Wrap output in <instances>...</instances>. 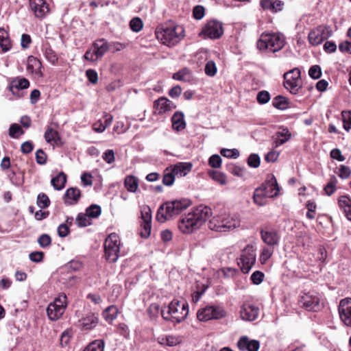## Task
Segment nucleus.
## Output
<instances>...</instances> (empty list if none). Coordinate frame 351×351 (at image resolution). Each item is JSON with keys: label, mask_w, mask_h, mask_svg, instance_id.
I'll use <instances>...</instances> for the list:
<instances>
[{"label": "nucleus", "mask_w": 351, "mask_h": 351, "mask_svg": "<svg viewBox=\"0 0 351 351\" xmlns=\"http://www.w3.org/2000/svg\"><path fill=\"white\" fill-rule=\"evenodd\" d=\"M210 215L211 209L200 205L180 218L178 228L184 234L192 233L199 229Z\"/></svg>", "instance_id": "nucleus-1"}, {"label": "nucleus", "mask_w": 351, "mask_h": 351, "mask_svg": "<svg viewBox=\"0 0 351 351\" xmlns=\"http://www.w3.org/2000/svg\"><path fill=\"white\" fill-rule=\"evenodd\" d=\"M240 225V219L236 215L223 213L213 217L208 223V228L213 231L225 232L230 231Z\"/></svg>", "instance_id": "nucleus-2"}, {"label": "nucleus", "mask_w": 351, "mask_h": 351, "mask_svg": "<svg viewBox=\"0 0 351 351\" xmlns=\"http://www.w3.org/2000/svg\"><path fill=\"white\" fill-rule=\"evenodd\" d=\"M285 44V39L282 34L264 32L257 41V48L259 51H268L274 53L280 50Z\"/></svg>", "instance_id": "nucleus-3"}, {"label": "nucleus", "mask_w": 351, "mask_h": 351, "mask_svg": "<svg viewBox=\"0 0 351 351\" xmlns=\"http://www.w3.org/2000/svg\"><path fill=\"white\" fill-rule=\"evenodd\" d=\"M105 256L110 262H115L119 258L120 239L116 233L110 234L104 243Z\"/></svg>", "instance_id": "nucleus-4"}, {"label": "nucleus", "mask_w": 351, "mask_h": 351, "mask_svg": "<svg viewBox=\"0 0 351 351\" xmlns=\"http://www.w3.org/2000/svg\"><path fill=\"white\" fill-rule=\"evenodd\" d=\"M66 306V295L64 293L60 294L47 308L49 318L53 321L58 319L64 313Z\"/></svg>", "instance_id": "nucleus-5"}, {"label": "nucleus", "mask_w": 351, "mask_h": 351, "mask_svg": "<svg viewBox=\"0 0 351 351\" xmlns=\"http://www.w3.org/2000/svg\"><path fill=\"white\" fill-rule=\"evenodd\" d=\"M226 316V312L223 307L207 306L200 308L197 313V318L200 322H207L211 319H219Z\"/></svg>", "instance_id": "nucleus-6"}, {"label": "nucleus", "mask_w": 351, "mask_h": 351, "mask_svg": "<svg viewBox=\"0 0 351 351\" xmlns=\"http://www.w3.org/2000/svg\"><path fill=\"white\" fill-rule=\"evenodd\" d=\"M252 245H247L242 251L238 265L244 274H248L256 262V252Z\"/></svg>", "instance_id": "nucleus-7"}, {"label": "nucleus", "mask_w": 351, "mask_h": 351, "mask_svg": "<svg viewBox=\"0 0 351 351\" xmlns=\"http://www.w3.org/2000/svg\"><path fill=\"white\" fill-rule=\"evenodd\" d=\"M300 306L309 311H317L320 308V298L315 291L303 292L299 298Z\"/></svg>", "instance_id": "nucleus-8"}, {"label": "nucleus", "mask_w": 351, "mask_h": 351, "mask_svg": "<svg viewBox=\"0 0 351 351\" xmlns=\"http://www.w3.org/2000/svg\"><path fill=\"white\" fill-rule=\"evenodd\" d=\"M283 77L285 88L292 94H297L302 88L300 69H293L285 73Z\"/></svg>", "instance_id": "nucleus-9"}, {"label": "nucleus", "mask_w": 351, "mask_h": 351, "mask_svg": "<svg viewBox=\"0 0 351 351\" xmlns=\"http://www.w3.org/2000/svg\"><path fill=\"white\" fill-rule=\"evenodd\" d=\"M140 225V236L143 238H148L152 229V210L148 206L141 207Z\"/></svg>", "instance_id": "nucleus-10"}, {"label": "nucleus", "mask_w": 351, "mask_h": 351, "mask_svg": "<svg viewBox=\"0 0 351 351\" xmlns=\"http://www.w3.org/2000/svg\"><path fill=\"white\" fill-rule=\"evenodd\" d=\"M156 36L164 45L173 47L176 45V26L158 27L156 30Z\"/></svg>", "instance_id": "nucleus-11"}, {"label": "nucleus", "mask_w": 351, "mask_h": 351, "mask_svg": "<svg viewBox=\"0 0 351 351\" xmlns=\"http://www.w3.org/2000/svg\"><path fill=\"white\" fill-rule=\"evenodd\" d=\"M176 215V200L162 204L158 209L156 220L160 223L173 219Z\"/></svg>", "instance_id": "nucleus-12"}, {"label": "nucleus", "mask_w": 351, "mask_h": 351, "mask_svg": "<svg viewBox=\"0 0 351 351\" xmlns=\"http://www.w3.org/2000/svg\"><path fill=\"white\" fill-rule=\"evenodd\" d=\"M223 27L221 23L213 20L208 21L200 33L204 38L212 39L219 38L223 34Z\"/></svg>", "instance_id": "nucleus-13"}, {"label": "nucleus", "mask_w": 351, "mask_h": 351, "mask_svg": "<svg viewBox=\"0 0 351 351\" xmlns=\"http://www.w3.org/2000/svg\"><path fill=\"white\" fill-rule=\"evenodd\" d=\"M341 321L346 326L351 328V298L341 299L338 306Z\"/></svg>", "instance_id": "nucleus-14"}, {"label": "nucleus", "mask_w": 351, "mask_h": 351, "mask_svg": "<svg viewBox=\"0 0 351 351\" xmlns=\"http://www.w3.org/2000/svg\"><path fill=\"white\" fill-rule=\"evenodd\" d=\"M330 34L327 29L324 26H319L317 28L311 31L308 34V41L314 46L319 45L324 40H326Z\"/></svg>", "instance_id": "nucleus-15"}, {"label": "nucleus", "mask_w": 351, "mask_h": 351, "mask_svg": "<svg viewBox=\"0 0 351 351\" xmlns=\"http://www.w3.org/2000/svg\"><path fill=\"white\" fill-rule=\"evenodd\" d=\"M258 307L252 304L245 302L241 307L240 316L244 321L252 322L258 317Z\"/></svg>", "instance_id": "nucleus-16"}, {"label": "nucleus", "mask_w": 351, "mask_h": 351, "mask_svg": "<svg viewBox=\"0 0 351 351\" xmlns=\"http://www.w3.org/2000/svg\"><path fill=\"white\" fill-rule=\"evenodd\" d=\"M29 8L38 19L44 18L49 12V5L44 0H29Z\"/></svg>", "instance_id": "nucleus-17"}, {"label": "nucleus", "mask_w": 351, "mask_h": 351, "mask_svg": "<svg viewBox=\"0 0 351 351\" xmlns=\"http://www.w3.org/2000/svg\"><path fill=\"white\" fill-rule=\"evenodd\" d=\"M29 82L25 77H16L13 79L9 86V90L13 95L16 97H21L22 95L19 93L20 90L29 88Z\"/></svg>", "instance_id": "nucleus-18"}, {"label": "nucleus", "mask_w": 351, "mask_h": 351, "mask_svg": "<svg viewBox=\"0 0 351 351\" xmlns=\"http://www.w3.org/2000/svg\"><path fill=\"white\" fill-rule=\"evenodd\" d=\"M237 346L241 351H258L260 343L257 340H251L247 337L243 336L238 341Z\"/></svg>", "instance_id": "nucleus-19"}, {"label": "nucleus", "mask_w": 351, "mask_h": 351, "mask_svg": "<svg viewBox=\"0 0 351 351\" xmlns=\"http://www.w3.org/2000/svg\"><path fill=\"white\" fill-rule=\"evenodd\" d=\"M261 235L263 242L268 246L275 247L279 243L280 237L276 230H262Z\"/></svg>", "instance_id": "nucleus-20"}, {"label": "nucleus", "mask_w": 351, "mask_h": 351, "mask_svg": "<svg viewBox=\"0 0 351 351\" xmlns=\"http://www.w3.org/2000/svg\"><path fill=\"white\" fill-rule=\"evenodd\" d=\"M261 185L268 197L271 198L278 196L280 189L274 176H272L270 180H266Z\"/></svg>", "instance_id": "nucleus-21"}, {"label": "nucleus", "mask_w": 351, "mask_h": 351, "mask_svg": "<svg viewBox=\"0 0 351 351\" xmlns=\"http://www.w3.org/2000/svg\"><path fill=\"white\" fill-rule=\"evenodd\" d=\"M98 322V315L94 313H88L85 317L79 319L80 326L83 330H91L97 325Z\"/></svg>", "instance_id": "nucleus-22"}, {"label": "nucleus", "mask_w": 351, "mask_h": 351, "mask_svg": "<svg viewBox=\"0 0 351 351\" xmlns=\"http://www.w3.org/2000/svg\"><path fill=\"white\" fill-rule=\"evenodd\" d=\"M291 136V134L287 128H282L276 132L273 136L274 145L278 147L287 142Z\"/></svg>", "instance_id": "nucleus-23"}, {"label": "nucleus", "mask_w": 351, "mask_h": 351, "mask_svg": "<svg viewBox=\"0 0 351 351\" xmlns=\"http://www.w3.org/2000/svg\"><path fill=\"white\" fill-rule=\"evenodd\" d=\"M81 193L79 189L71 187L66 191L64 195V202L66 205H74L77 203Z\"/></svg>", "instance_id": "nucleus-24"}, {"label": "nucleus", "mask_w": 351, "mask_h": 351, "mask_svg": "<svg viewBox=\"0 0 351 351\" xmlns=\"http://www.w3.org/2000/svg\"><path fill=\"white\" fill-rule=\"evenodd\" d=\"M338 204L345 213L346 217L351 221V199L346 196H341L338 199Z\"/></svg>", "instance_id": "nucleus-25"}, {"label": "nucleus", "mask_w": 351, "mask_h": 351, "mask_svg": "<svg viewBox=\"0 0 351 351\" xmlns=\"http://www.w3.org/2000/svg\"><path fill=\"white\" fill-rule=\"evenodd\" d=\"M171 101L165 97H161L154 102L156 112L158 114L165 113L171 109Z\"/></svg>", "instance_id": "nucleus-26"}, {"label": "nucleus", "mask_w": 351, "mask_h": 351, "mask_svg": "<svg viewBox=\"0 0 351 351\" xmlns=\"http://www.w3.org/2000/svg\"><path fill=\"white\" fill-rule=\"evenodd\" d=\"M94 49L97 51V58H102L108 51L110 45L108 42L102 38L98 39L93 43Z\"/></svg>", "instance_id": "nucleus-27"}, {"label": "nucleus", "mask_w": 351, "mask_h": 351, "mask_svg": "<svg viewBox=\"0 0 351 351\" xmlns=\"http://www.w3.org/2000/svg\"><path fill=\"white\" fill-rule=\"evenodd\" d=\"M264 190L265 189H263L262 185H261L254 191L253 199L254 203L258 206H263L266 204L267 198L268 197L267 196V194H265Z\"/></svg>", "instance_id": "nucleus-28"}, {"label": "nucleus", "mask_w": 351, "mask_h": 351, "mask_svg": "<svg viewBox=\"0 0 351 351\" xmlns=\"http://www.w3.org/2000/svg\"><path fill=\"white\" fill-rule=\"evenodd\" d=\"M176 173V165H171L165 170L162 179L163 184L167 186H171L173 184Z\"/></svg>", "instance_id": "nucleus-29"}, {"label": "nucleus", "mask_w": 351, "mask_h": 351, "mask_svg": "<svg viewBox=\"0 0 351 351\" xmlns=\"http://www.w3.org/2000/svg\"><path fill=\"white\" fill-rule=\"evenodd\" d=\"M0 47L3 52L9 51L11 48L8 32L4 28H0Z\"/></svg>", "instance_id": "nucleus-30"}, {"label": "nucleus", "mask_w": 351, "mask_h": 351, "mask_svg": "<svg viewBox=\"0 0 351 351\" xmlns=\"http://www.w3.org/2000/svg\"><path fill=\"white\" fill-rule=\"evenodd\" d=\"M66 182V176L64 173L60 172L56 177L53 178L51 183L56 190L60 191L64 187Z\"/></svg>", "instance_id": "nucleus-31"}, {"label": "nucleus", "mask_w": 351, "mask_h": 351, "mask_svg": "<svg viewBox=\"0 0 351 351\" xmlns=\"http://www.w3.org/2000/svg\"><path fill=\"white\" fill-rule=\"evenodd\" d=\"M193 167V163L191 162H177V176H186L191 171Z\"/></svg>", "instance_id": "nucleus-32"}, {"label": "nucleus", "mask_w": 351, "mask_h": 351, "mask_svg": "<svg viewBox=\"0 0 351 351\" xmlns=\"http://www.w3.org/2000/svg\"><path fill=\"white\" fill-rule=\"evenodd\" d=\"M44 137L47 143L58 144L60 141L58 132L51 127H48L45 132Z\"/></svg>", "instance_id": "nucleus-33"}, {"label": "nucleus", "mask_w": 351, "mask_h": 351, "mask_svg": "<svg viewBox=\"0 0 351 351\" xmlns=\"http://www.w3.org/2000/svg\"><path fill=\"white\" fill-rule=\"evenodd\" d=\"M118 315V309L117 306L112 305L107 307L103 312V316L108 322H111L115 319Z\"/></svg>", "instance_id": "nucleus-34"}, {"label": "nucleus", "mask_w": 351, "mask_h": 351, "mask_svg": "<svg viewBox=\"0 0 351 351\" xmlns=\"http://www.w3.org/2000/svg\"><path fill=\"white\" fill-rule=\"evenodd\" d=\"M124 184L127 190L132 193H134L138 186V180L132 176H127Z\"/></svg>", "instance_id": "nucleus-35"}, {"label": "nucleus", "mask_w": 351, "mask_h": 351, "mask_svg": "<svg viewBox=\"0 0 351 351\" xmlns=\"http://www.w3.org/2000/svg\"><path fill=\"white\" fill-rule=\"evenodd\" d=\"M272 104L276 108L280 110H285L288 108L289 103L285 97L282 95H278L274 98Z\"/></svg>", "instance_id": "nucleus-36"}, {"label": "nucleus", "mask_w": 351, "mask_h": 351, "mask_svg": "<svg viewBox=\"0 0 351 351\" xmlns=\"http://www.w3.org/2000/svg\"><path fill=\"white\" fill-rule=\"evenodd\" d=\"M75 222L79 227H86L91 224V218L86 213H80L75 219Z\"/></svg>", "instance_id": "nucleus-37"}, {"label": "nucleus", "mask_w": 351, "mask_h": 351, "mask_svg": "<svg viewBox=\"0 0 351 351\" xmlns=\"http://www.w3.org/2000/svg\"><path fill=\"white\" fill-rule=\"evenodd\" d=\"M176 313V308L172 301L169 306L166 307L162 311V317L166 320H170L173 322L174 318L173 314Z\"/></svg>", "instance_id": "nucleus-38"}, {"label": "nucleus", "mask_w": 351, "mask_h": 351, "mask_svg": "<svg viewBox=\"0 0 351 351\" xmlns=\"http://www.w3.org/2000/svg\"><path fill=\"white\" fill-rule=\"evenodd\" d=\"M41 67V62L38 59L29 56L27 60V69L28 71L33 72H36L37 69H40Z\"/></svg>", "instance_id": "nucleus-39"}, {"label": "nucleus", "mask_w": 351, "mask_h": 351, "mask_svg": "<svg viewBox=\"0 0 351 351\" xmlns=\"http://www.w3.org/2000/svg\"><path fill=\"white\" fill-rule=\"evenodd\" d=\"M104 341L101 339H97L90 343L84 351H104Z\"/></svg>", "instance_id": "nucleus-40"}, {"label": "nucleus", "mask_w": 351, "mask_h": 351, "mask_svg": "<svg viewBox=\"0 0 351 351\" xmlns=\"http://www.w3.org/2000/svg\"><path fill=\"white\" fill-rule=\"evenodd\" d=\"M209 175L215 182H219L220 184H226V176L224 173L217 171H210Z\"/></svg>", "instance_id": "nucleus-41"}, {"label": "nucleus", "mask_w": 351, "mask_h": 351, "mask_svg": "<svg viewBox=\"0 0 351 351\" xmlns=\"http://www.w3.org/2000/svg\"><path fill=\"white\" fill-rule=\"evenodd\" d=\"M274 247L268 246V247H264L262 249V251H261V253L260 255V261L262 264L265 263L269 260V258H271V256H272V254L274 253Z\"/></svg>", "instance_id": "nucleus-42"}, {"label": "nucleus", "mask_w": 351, "mask_h": 351, "mask_svg": "<svg viewBox=\"0 0 351 351\" xmlns=\"http://www.w3.org/2000/svg\"><path fill=\"white\" fill-rule=\"evenodd\" d=\"M101 213V207L96 204H92L86 210V213L90 218H97L98 217Z\"/></svg>", "instance_id": "nucleus-43"}, {"label": "nucleus", "mask_w": 351, "mask_h": 351, "mask_svg": "<svg viewBox=\"0 0 351 351\" xmlns=\"http://www.w3.org/2000/svg\"><path fill=\"white\" fill-rule=\"evenodd\" d=\"M24 133L21 126L17 123H13L9 128V135L13 138H17Z\"/></svg>", "instance_id": "nucleus-44"}, {"label": "nucleus", "mask_w": 351, "mask_h": 351, "mask_svg": "<svg viewBox=\"0 0 351 351\" xmlns=\"http://www.w3.org/2000/svg\"><path fill=\"white\" fill-rule=\"evenodd\" d=\"M50 204V199L48 197V196L43 193H39L37 197V205L40 208H47Z\"/></svg>", "instance_id": "nucleus-45"}, {"label": "nucleus", "mask_w": 351, "mask_h": 351, "mask_svg": "<svg viewBox=\"0 0 351 351\" xmlns=\"http://www.w3.org/2000/svg\"><path fill=\"white\" fill-rule=\"evenodd\" d=\"M84 57L86 60L92 62L101 59V58H97V51L94 49L93 44L92 45L91 48L86 51Z\"/></svg>", "instance_id": "nucleus-46"}, {"label": "nucleus", "mask_w": 351, "mask_h": 351, "mask_svg": "<svg viewBox=\"0 0 351 351\" xmlns=\"http://www.w3.org/2000/svg\"><path fill=\"white\" fill-rule=\"evenodd\" d=\"M130 27L134 32H138L143 27L142 20L138 17H135L130 21Z\"/></svg>", "instance_id": "nucleus-47"}, {"label": "nucleus", "mask_w": 351, "mask_h": 351, "mask_svg": "<svg viewBox=\"0 0 351 351\" xmlns=\"http://www.w3.org/2000/svg\"><path fill=\"white\" fill-rule=\"evenodd\" d=\"M336 183H337V179L335 177H333L331 178L330 182L324 186V191L325 193L330 196L332 194L335 193L336 191Z\"/></svg>", "instance_id": "nucleus-48"}, {"label": "nucleus", "mask_w": 351, "mask_h": 351, "mask_svg": "<svg viewBox=\"0 0 351 351\" xmlns=\"http://www.w3.org/2000/svg\"><path fill=\"white\" fill-rule=\"evenodd\" d=\"M221 154L226 158H237L239 156V152L237 149L223 148L220 152Z\"/></svg>", "instance_id": "nucleus-49"}, {"label": "nucleus", "mask_w": 351, "mask_h": 351, "mask_svg": "<svg viewBox=\"0 0 351 351\" xmlns=\"http://www.w3.org/2000/svg\"><path fill=\"white\" fill-rule=\"evenodd\" d=\"M205 73L210 77L214 76L217 73V66L213 60L208 61L204 68Z\"/></svg>", "instance_id": "nucleus-50"}, {"label": "nucleus", "mask_w": 351, "mask_h": 351, "mask_svg": "<svg viewBox=\"0 0 351 351\" xmlns=\"http://www.w3.org/2000/svg\"><path fill=\"white\" fill-rule=\"evenodd\" d=\"M261 162L260 157L258 154H252L247 158V165L253 168L259 167Z\"/></svg>", "instance_id": "nucleus-51"}, {"label": "nucleus", "mask_w": 351, "mask_h": 351, "mask_svg": "<svg viewBox=\"0 0 351 351\" xmlns=\"http://www.w3.org/2000/svg\"><path fill=\"white\" fill-rule=\"evenodd\" d=\"M342 118L343 122V128L346 131H349L351 128V112H342Z\"/></svg>", "instance_id": "nucleus-52"}, {"label": "nucleus", "mask_w": 351, "mask_h": 351, "mask_svg": "<svg viewBox=\"0 0 351 351\" xmlns=\"http://www.w3.org/2000/svg\"><path fill=\"white\" fill-rule=\"evenodd\" d=\"M38 243L41 247H47L51 243V239L49 234H43L38 239Z\"/></svg>", "instance_id": "nucleus-53"}, {"label": "nucleus", "mask_w": 351, "mask_h": 351, "mask_svg": "<svg viewBox=\"0 0 351 351\" xmlns=\"http://www.w3.org/2000/svg\"><path fill=\"white\" fill-rule=\"evenodd\" d=\"M221 158L217 154L211 156L208 160L209 165L213 168H219L221 165Z\"/></svg>", "instance_id": "nucleus-54"}, {"label": "nucleus", "mask_w": 351, "mask_h": 351, "mask_svg": "<svg viewBox=\"0 0 351 351\" xmlns=\"http://www.w3.org/2000/svg\"><path fill=\"white\" fill-rule=\"evenodd\" d=\"M309 76L315 80L319 79L322 75V70L319 65L312 66L308 71Z\"/></svg>", "instance_id": "nucleus-55"}, {"label": "nucleus", "mask_w": 351, "mask_h": 351, "mask_svg": "<svg viewBox=\"0 0 351 351\" xmlns=\"http://www.w3.org/2000/svg\"><path fill=\"white\" fill-rule=\"evenodd\" d=\"M256 99L261 104H267L270 99V95L268 91L262 90L258 93Z\"/></svg>", "instance_id": "nucleus-56"}, {"label": "nucleus", "mask_w": 351, "mask_h": 351, "mask_svg": "<svg viewBox=\"0 0 351 351\" xmlns=\"http://www.w3.org/2000/svg\"><path fill=\"white\" fill-rule=\"evenodd\" d=\"M205 14V9L202 5H196L193 10V16L197 20L202 19Z\"/></svg>", "instance_id": "nucleus-57"}, {"label": "nucleus", "mask_w": 351, "mask_h": 351, "mask_svg": "<svg viewBox=\"0 0 351 351\" xmlns=\"http://www.w3.org/2000/svg\"><path fill=\"white\" fill-rule=\"evenodd\" d=\"M191 205V201L188 198H182L179 200L177 199V213L179 210H182L187 208Z\"/></svg>", "instance_id": "nucleus-58"}, {"label": "nucleus", "mask_w": 351, "mask_h": 351, "mask_svg": "<svg viewBox=\"0 0 351 351\" xmlns=\"http://www.w3.org/2000/svg\"><path fill=\"white\" fill-rule=\"evenodd\" d=\"M45 56L52 64H55L58 61L56 53L51 48L45 49Z\"/></svg>", "instance_id": "nucleus-59"}, {"label": "nucleus", "mask_w": 351, "mask_h": 351, "mask_svg": "<svg viewBox=\"0 0 351 351\" xmlns=\"http://www.w3.org/2000/svg\"><path fill=\"white\" fill-rule=\"evenodd\" d=\"M339 171V176L341 179H347L350 177L351 174L350 168L343 165H340Z\"/></svg>", "instance_id": "nucleus-60"}, {"label": "nucleus", "mask_w": 351, "mask_h": 351, "mask_svg": "<svg viewBox=\"0 0 351 351\" xmlns=\"http://www.w3.org/2000/svg\"><path fill=\"white\" fill-rule=\"evenodd\" d=\"M186 128V122L184 119V113L177 111V131L184 130Z\"/></svg>", "instance_id": "nucleus-61"}, {"label": "nucleus", "mask_w": 351, "mask_h": 351, "mask_svg": "<svg viewBox=\"0 0 351 351\" xmlns=\"http://www.w3.org/2000/svg\"><path fill=\"white\" fill-rule=\"evenodd\" d=\"M264 278V274L260 271H254L251 276V280L255 285L261 284Z\"/></svg>", "instance_id": "nucleus-62"}, {"label": "nucleus", "mask_w": 351, "mask_h": 351, "mask_svg": "<svg viewBox=\"0 0 351 351\" xmlns=\"http://www.w3.org/2000/svg\"><path fill=\"white\" fill-rule=\"evenodd\" d=\"M36 160L39 165H45L47 161V155L43 149H40L36 152Z\"/></svg>", "instance_id": "nucleus-63"}, {"label": "nucleus", "mask_w": 351, "mask_h": 351, "mask_svg": "<svg viewBox=\"0 0 351 351\" xmlns=\"http://www.w3.org/2000/svg\"><path fill=\"white\" fill-rule=\"evenodd\" d=\"M102 158L107 163L111 164L114 161V152L112 149H107L102 156Z\"/></svg>", "instance_id": "nucleus-64"}]
</instances>
